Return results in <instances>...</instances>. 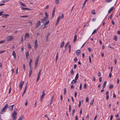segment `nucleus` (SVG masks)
<instances>
[{
	"mask_svg": "<svg viewBox=\"0 0 120 120\" xmlns=\"http://www.w3.org/2000/svg\"><path fill=\"white\" fill-rule=\"evenodd\" d=\"M45 14L46 17L43 18V19L41 20V23H44L45 22V21H46L48 19V15L47 13L45 12Z\"/></svg>",
	"mask_w": 120,
	"mask_h": 120,
	"instance_id": "obj_1",
	"label": "nucleus"
},
{
	"mask_svg": "<svg viewBox=\"0 0 120 120\" xmlns=\"http://www.w3.org/2000/svg\"><path fill=\"white\" fill-rule=\"evenodd\" d=\"M17 113L15 111H14L11 115L12 120H15L17 118Z\"/></svg>",
	"mask_w": 120,
	"mask_h": 120,
	"instance_id": "obj_2",
	"label": "nucleus"
},
{
	"mask_svg": "<svg viewBox=\"0 0 120 120\" xmlns=\"http://www.w3.org/2000/svg\"><path fill=\"white\" fill-rule=\"evenodd\" d=\"M64 17V15L63 13L62 14L61 17V16H59L57 18V20L56 23V25L58 24V23L59 21L60 20V19L61 18L62 19Z\"/></svg>",
	"mask_w": 120,
	"mask_h": 120,
	"instance_id": "obj_3",
	"label": "nucleus"
},
{
	"mask_svg": "<svg viewBox=\"0 0 120 120\" xmlns=\"http://www.w3.org/2000/svg\"><path fill=\"white\" fill-rule=\"evenodd\" d=\"M14 39V37L12 36H10L7 37V41H9L12 39Z\"/></svg>",
	"mask_w": 120,
	"mask_h": 120,
	"instance_id": "obj_4",
	"label": "nucleus"
},
{
	"mask_svg": "<svg viewBox=\"0 0 120 120\" xmlns=\"http://www.w3.org/2000/svg\"><path fill=\"white\" fill-rule=\"evenodd\" d=\"M37 42V39H36L35 40L34 42V47L35 49H37V48L38 46Z\"/></svg>",
	"mask_w": 120,
	"mask_h": 120,
	"instance_id": "obj_5",
	"label": "nucleus"
},
{
	"mask_svg": "<svg viewBox=\"0 0 120 120\" xmlns=\"http://www.w3.org/2000/svg\"><path fill=\"white\" fill-rule=\"evenodd\" d=\"M41 22L40 21H38L36 23V26L35 28L38 27L40 25Z\"/></svg>",
	"mask_w": 120,
	"mask_h": 120,
	"instance_id": "obj_6",
	"label": "nucleus"
},
{
	"mask_svg": "<svg viewBox=\"0 0 120 120\" xmlns=\"http://www.w3.org/2000/svg\"><path fill=\"white\" fill-rule=\"evenodd\" d=\"M39 56L37 58L36 60L35 61V65H36V66L37 64H38L39 61Z\"/></svg>",
	"mask_w": 120,
	"mask_h": 120,
	"instance_id": "obj_7",
	"label": "nucleus"
},
{
	"mask_svg": "<svg viewBox=\"0 0 120 120\" xmlns=\"http://www.w3.org/2000/svg\"><path fill=\"white\" fill-rule=\"evenodd\" d=\"M24 83L23 81H22L20 83V85H19V87L20 88V89H21L22 87V85Z\"/></svg>",
	"mask_w": 120,
	"mask_h": 120,
	"instance_id": "obj_8",
	"label": "nucleus"
},
{
	"mask_svg": "<svg viewBox=\"0 0 120 120\" xmlns=\"http://www.w3.org/2000/svg\"><path fill=\"white\" fill-rule=\"evenodd\" d=\"M76 52L78 56L79 55V53H81V51L80 50H78L76 51Z\"/></svg>",
	"mask_w": 120,
	"mask_h": 120,
	"instance_id": "obj_9",
	"label": "nucleus"
},
{
	"mask_svg": "<svg viewBox=\"0 0 120 120\" xmlns=\"http://www.w3.org/2000/svg\"><path fill=\"white\" fill-rule=\"evenodd\" d=\"M33 60L32 59H30V61H29V65L30 68H31V63H32Z\"/></svg>",
	"mask_w": 120,
	"mask_h": 120,
	"instance_id": "obj_10",
	"label": "nucleus"
},
{
	"mask_svg": "<svg viewBox=\"0 0 120 120\" xmlns=\"http://www.w3.org/2000/svg\"><path fill=\"white\" fill-rule=\"evenodd\" d=\"M21 9L22 10H31L30 9H29L28 8H24L23 7H21Z\"/></svg>",
	"mask_w": 120,
	"mask_h": 120,
	"instance_id": "obj_11",
	"label": "nucleus"
},
{
	"mask_svg": "<svg viewBox=\"0 0 120 120\" xmlns=\"http://www.w3.org/2000/svg\"><path fill=\"white\" fill-rule=\"evenodd\" d=\"M114 7H112L108 11V13L109 14L110 13L111 11L113 10Z\"/></svg>",
	"mask_w": 120,
	"mask_h": 120,
	"instance_id": "obj_12",
	"label": "nucleus"
},
{
	"mask_svg": "<svg viewBox=\"0 0 120 120\" xmlns=\"http://www.w3.org/2000/svg\"><path fill=\"white\" fill-rule=\"evenodd\" d=\"M32 70L31 69V68H30V72H29V77H30V76L32 74Z\"/></svg>",
	"mask_w": 120,
	"mask_h": 120,
	"instance_id": "obj_13",
	"label": "nucleus"
},
{
	"mask_svg": "<svg viewBox=\"0 0 120 120\" xmlns=\"http://www.w3.org/2000/svg\"><path fill=\"white\" fill-rule=\"evenodd\" d=\"M9 15L8 14H4L2 15V17L4 18H6L7 17V16H9Z\"/></svg>",
	"mask_w": 120,
	"mask_h": 120,
	"instance_id": "obj_14",
	"label": "nucleus"
},
{
	"mask_svg": "<svg viewBox=\"0 0 120 120\" xmlns=\"http://www.w3.org/2000/svg\"><path fill=\"white\" fill-rule=\"evenodd\" d=\"M12 55L13 56H14V58L15 59L16 57V55L15 54V52H14V51H13V52Z\"/></svg>",
	"mask_w": 120,
	"mask_h": 120,
	"instance_id": "obj_15",
	"label": "nucleus"
},
{
	"mask_svg": "<svg viewBox=\"0 0 120 120\" xmlns=\"http://www.w3.org/2000/svg\"><path fill=\"white\" fill-rule=\"evenodd\" d=\"M14 106V105H13L11 106H9V108L10 109V110L12 111L13 110Z\"/></svg>",
	"mask_w": 120,
	"mask_h": 120,
	"instance_id": "obj_16",
	"label": "nucleus"
},
{
	"mask_svg": "<svg viewBox=\"0 0 120 120\" xmlns=\"http://www.w3.org/2000/svg\"><path fill=\"white\" fill-rule=\"evenodd\" d=\"M41 69H40L39 70V72L38 74V77H40V76L41 75Z\"/></svg>",
	"mask_w": 120,
	"mask_h": 120,
	"instance_id": "obj_17",
	"label": "nucleus"
},
{
	"mask_svg": "<svg viewBox=\"0 0 120 120\" xmlns=\"http://www.w3.org/2000/svg\"><path fill=\"white\" fill-rule=\"evenodd\" d=\"M49 20L47 21V20L46 21H45V22L43 23H45L44 25H47L49 23Z\"/></svg>",
	"mask_w": 120,
	"mask_h": 120,
	"instance_id": "obj_18",
	"label": "nucleus"
},
{
	"mask_svg": "<svg viewBox=\"0 0 120 120\" xmlns=\"http://www.w3.org/2000/svg\"><path fill=\"white\" fill-rule=\"evenodd\" d=\"M79 77V74L78 73H77L76 74V76L75 77V80H77Z\"/></svg>",
	"mask_w": 120,
	"mask_h": 120,
	"instance_id": "obj_19",
	"label": "nucleus"
},
{
	"mask_svg": "<svg viewBox=\"0 0 120 120\" xmlns=\"http://www.w3.org/2000/svg\"><path fill=\"white\" fill-rule=\"evenodd\" d=\"M25 55L26 58H27L29 56V53L28 51H27L26 52Z\"/></svg>",
	"mask_w": 120,
	"mask_h": 120,
	"instance_id": "obj_20",
	"label": "nucleus"
},
{
	"mask_svg": "<svg viewBox=\"0 0 120 120\" xmlns=\"http://www.w3.org/2000/svg\"><path fill=\"white\" fill-rule=\"evenodd\" d=\"M77 35L75 34V35L74 37V40L73 41V42H74L77 39Z\"/></svg>",
	"mask_w": 120,
	"mask_h": 120,
	"instance_id": "obj_21",
	"label": "nucleus"
},
{
	"mask_svg": "<svg viewBox=\"0 0 120 120\" xmlns=\"http://www.w3.org/2000/svg\"><path fill=\"white\" fill-rule=\"evenodd\" d=\"M30 36L29 34H27V33H26L25 34V38L26 37L27 38L29 37Z\"/></svg>",
	"mask_w": 120,
	"mask_h": 120,
	"instance_id": "obj_22",
	"label": "nucleus"
},
{
	"mask_svg": "<svg viewBox=\"0 0 120 120\" xmlns=\"http://www.w3.org/2000/svg\"><path fill=\"white\" fill-rule=\"evenodd\" d=\"M64 41L61 44V45L60 46V47L61 48H62L63 47V46L64 45Z\"/></svg>",
	"mask_w": 120,
	"mask_h": 120,
	"instance_id": "obj_23",
	"label": "nucleus"
},
{
	"mask_svg": "<svg viewBox=\"0 0 120 120\" xmlns=\"http://www.w3.org/2000/svg\"><path fill=\"white\" fill-rule=\"evenodd\" d=\"M50 34L49 33V34H48L47 35V36L46 37V40L47 41L48 40V38H49V36H50Z\"/></svg>",
	"mask_w": 120,
	"mask_h": 120,
	"instance_id": "obj_24",
	"label": "nucleus"
},
{
	"mask_svg": "<svg viewBox=\"0 0 120 120\" xmlns=\"http://www.w3.org/2000/svg\"><path fill=\"white\" fill-rule=\"evenodd\" d=\"M76 80H73L71 82V83L72 84H75L76 82Z\"/></svg>",
	"mask_w": 120,
	"mask_h": 120,
	"instance_id": "obj_25",
	"label": "nucleus"
},
{
	"mask_svg": "<svg viewBox=\"0 0 120 120\" xmlns=\"http://www.w3.org/2000/svg\"><path fill=\"white\" fill-rule=\"evenodd\" d=\"M20 3L21 4V5L22 6H23L24 7H26V5L24 4V3H22L20 2Z\"/></svg>",
	"mask_w": 120,
	"mask_h": 120,
	"instance_id": "obj_26",
	"label": "nucleus"
},
{
	"mask_svg": "<svg viewBox=\"0 0 120 120\" xmlns=\"http://www.w3.org/2000/svg\"><path fill=\"white\" fill-rule=\"evenodd\" d=\"M44 94H42V95L41 96V101L42 100H43V98H44Z\"/></svg>",
	"mask_w": 120,
	"mask_h": 120,
	"instance_id": "obj_27",
	"label": "nucleus"
},
{
	"mask_svg": "<svg viewBox=\"0 0 120 120\" xmlns=\"http://www.w3.org/2000/svg\"><path fill=\"white\" fill-rule=\"evenodd\" d=\"M23 116H21L19 118L18 120H23Z\"/></svg>",
	"mask_w": 120,
	"mask_h": 120,
	"instance_id": "obj_28",
	"label": "nucleus"
},
{
	"mask_svg": "<svg viewBox=\"0 0 120 120\" xmlns=\"http://www.w3.org/2000/svg\"><path fill=\"white\" fill-rule=\"evenodd\" d=\"M58 52L57 53V55H56V61L58 60Z\"/></svg>",
	"mask_w": 120,
	"mask_h": 120,
	"instance_id": "obj_29",
	"label": "nucleus"
},
{
	"mask_svg": "<svg viewBox=\"0 0 120 120\" xmlns=\"http://www.w3.org/2000/svg\"><path fill=\"white\" fill-rule=\"evenodd\" d=\"M92 14L94 15H95L96 14L94 10H93L91 12Z\"/></svg>",
	"mask_w": 120,
	"mask_h": 120,
	"instance_id": "obj_30",
	"label": "nucleus"
},
{
	"mask_svg": "<svg viewBox=\"0 0 120 120\" xmlns=\"http://www.w3.org/2000/svg\"><path fill=\"white\" fill-rule=\"evenodd\" d=\"M6 109H5V108L4 107L2 109V111L1 112V113L2 114V112L3 111H5V110H6Z\"/></svg>",
	"mask_w": 120,
	"mask_h": 120,
	"instance_id": "obj_31",
	"label": "nucleus"
},
{
	"mask_svg": "<svg viewBox=\"0 0 120 120\" xmlns=\"http://www.w3.org/2000/svg\"><path fill=\"white\" fill-rule=\"evenodd\" d=\"M117 37L116 35H114V39L116 41L117 40Z\"/></svg>",
	"mask_w": 120,
	"mask_h": 120,
	"instance_id": "obj_32",
	"label": "nucleus"
},
{
	"mask_svg": "<svg viewBox=\"0 0 120 120\" xmlns=\"http://www.w3.org/2000/svg\"><path fill=\"white\" fill-rule=\"evenodd\" d=\"M28 48L29 49H31V47L29 43L27 45Z\"/></svg>",
	"mask_w": 120,
	"mask_h": 120,
	"instance_id": "obj_33",
	"label": "nucleus"
},
{
	"mask_svg": "<svg viewBox=\"0 0 120 120\" xmlns=\"http://www.w3.org/2000/svg\"><path fill=\"white\" fill-rule=\"evenodd\" d=\"M71 74L72 75H73L74 73V72L73 71V69H72L71 71Z\"/></svg>",
	"mask_w": 120,
	"mask_h": 120,
	"instance_id": "obj_34",
	"label": "nucleus"
},
{
	"mask_svg": "<svg viewBox=\"0 0 120 120\" xmlns=\"http://www.w3.org/2000/svg\"><path fill=\"white\" fill-rule=\"evenodd\" d=\"M55 3L57 4L59 3V0H55Z\"/></svg>",
	"mask_w": 120,
	"mask_h": 120,
	"instance_id": "obj_35",
	"label": "nucleus"
},
{
	"mask_svg": "<svg viewBox=\"0 0 120 120\" xmlns=\"http://www.w3.org/2000/svg\"><path fill=\"white\" fill-rule=\"evenodd\" d=\"M8 104H6L4 106V108L5 109H6L8 107Z\"/></svg>",
	"mask_w": 120,
	"mask_h": 120,
	"instance_id": "obj_36",
	"label": "nucleus"
},
{
	"mask_svg": "<svg viewBox=\"0 0 120 120\" xmlns=\"http://www.w3.org/2000/svg\"><path fill=\"white\" fill-rule=\"evenodd\" d=\"M28 17V16L27 15H24V16H20V17H23V18H26Z\"/></svg>",
	"mask_w": 120,
	"mask_h": 120,
	"instance_id": "obj_37",
	"label": "nucleus"
},
{
	"mask_svg": "<svg viewBox=\"0 0 120 120\" xmlns=\"http://www.w3.org/2000/svg\"><path fill=\"white\" fill-rule=\"evenodd\" d=\"M113 87V85H112L111 84L109 87V89H112Z\"/></svg>",
	"mask_w": 120,
	"mask_h": 120,
	"instance_id": "obj_38",
	"label": "nucleus"
},
{
	"mask_svg": "<svg viewBox=\"0 0 120 120\" xmlns=\"http://www.w3.org/2000/svg\"><path fill=\"white\" fill-rule=\"evenodd\" d=\"M69 112H70L71 109V106L70 105L69 106Z\"/></svg>",
	"mask_w": 120,
	"mask_h": 120,
	"instance_id": "obj_39",
	"label": "nucleus"
},
{
	"mask_svg": "<svg viewBox=\"0 0 120 120\" xmlns=\"http://www.w3.org/2000/svg\"><path fill=\"white\" fill-rule=\"evenodd\" d=\"M98 28H97L96 30L95 29L94 30V31L93 32V33H92V34H94L95 33H96V30H98Z\"/></svg>",
	"mask_w": 120,
	"mask_h": 120,
	"instance_id": "obj_40",
	"label": "nucleus"
},
{
	"mask_svg": "<svg viewBox=\"0 0 120 120\" xmlns=\"http://www.w3.org/2000/svg\"><path fill=\"white\" fill-rule=\"evenodd\" d=\"M112 0H106L105 1L107 3L110 2Z\"/></svg>",
	"mask_w": 120,
	"mask_h": 120,
	"instance_id": "obj_41",
	"label": "nucleus"
},
{
	"mask_svg": "<svg viewBox=\"0 0 120 120\" xmlns=\"http://www.w3.org/2000/svg\"><path fill=\"white\" fill-rule=\"evenodd\" d=\"M94 99L92 100L91 102H90V105H92L93 104V103H94Z\"/></svg>",
	"mask_w": 120,
	"mask_h": 120,
	"instance_id": "obj_42",
	"label": "nucleus"
},
{
	"mask_svg": "<svg viewBox=\"0 0 120 120\" xmlns=\"http://www.w3.org/2000/svg\"><path fill=\"white\" fill-rule=\"evenodd\" d=\"M26 90H24V91H23V92L22 93V96H23L24 95V94L26 92Z\"/></svg>",
	"mask_w": 120,
	"mask_h": 120,
	"instance_id": "obj_43",
	"label": "nucleus"
},
{
	"mask_svg": "<svg viewBox=\"0 0 120 120\" xmlns=\"http://www.w3.org/2000/svg\"><path fill=\"white\" fill-rule=\"evenodd\" d=\"M89 61L90 63H91V58L90 56H89Z\"/></svg>",
	"mask_w": 120,
	"mask_h": 120,
	"instance_id": "obj_44",
	"label": "nucleus"
},
{
	"mask_svg": "<svg viewBox=\"0 0 120 120\" xmlns=\"http://www.w3.org/2000/svg\"><path fill=\"white\" fill-rule=\"evenodd\" d=\"M106 83L107 81H105L104 82L103 85L106 86Z\"/></svg>",
	"mask_w": 120,
	"mask_h": 120,
	"instance_id": "obj_45",
	"label": "nucleus"
},
{
	"mask_svg": "<svg viewBox=\"0 0 120 120\" xmlns=\"http://www.w3.org/2000/svg\"><path fill=\"white\" fill-rule=\"evenodd\" d=\"M89 115H88L86 117V120H89Z\"/></svg>",
	"mask_w": 120,
	"mask_h": 120,
	"instance_id": "obj_46",
	"label": "nucleus"
},
{
	"mask_svg": "<svg viewBox=\"0 0 120 120\" xmlns=\"http://www.w3.org/2000/svg\"><path fill=\"white\" fill-rule=\"evenodd\" d=\"M69 41H68L66 44L65 46V48H66L67 46H68V44L69 43Z\"/></svg>",
	"mask_w": 120,
	"mask_h": 120,
	"instance_id": "obj_47",
	"label": "nucleus"
},
{
	"mask_svg": "<svg viewBox=\"0 0 120 120\" xmlns=\"http://www.w3.org/2000/svg\"><path fill=\"white\" fill-rule=\"evenodd\" d=\"M82 83H81L80 84V87H79V89H80V90H81L82 89Z\"/></svg>",
	"mask_w": 120,
	"mask_h": 120,
	"instance_id": "obj_48",
	"label": "nucleus"
},
{
	"mask_svg": "<svg viewBox=\"0 0 120 120\" xmlns=\"http://www.w3.org/2000/svg\"><path fill=\"white\" fill-rule=\"evenodd\" d=\"M5 40H3L0 41V44L5 42Z\"/></svg>",
	"mask_w": 120,
	"mask_h": 120,
	"instance_id": "obj_49",
	"label": "nucleus"
},
{
	"mask_svg": "<svg viewBox=\"0 0 120 120\" xmlns=\"http://www.w3.org/2000/svg\"><path fill=\"white\" fill-rule=\"evenodd\" d=\"M9 0H3L2 1V2L3 3H5L6 2H8Z\"/></svg>",
	"mask_w": 120,
	"mask_h": 120,
	"instance_id": "obj_50",
	"label": "nucleus"
},
{
	"mask_svg": "<svg viewBox=\"0 0 120 120\" xmlns=\"http://www.w3.org/2000/svg\"><path fill=\"white\" fill-rule=\"evenodd\" d=\"M99 81L100 82H101L102 81V78L101 77H100L99 78Z\"/></svg>",
	"mask_w": 120,
	"mask_h": 120,
	"instance_id": "obj_51",
	"label": "nucleus"
},
{
	"mask_svg": "<svg viewBox=\"0 0 120 120\" xmlns=\"http://www.w3.org/2000/svg\"><path fill=\"white\" fill-rule=\"evenodd\" d=\"M4 12L3 11H2L0 12V16L3 15Z\"/></svg>",
	"mask_w": 120,
	"mask_h": 120,
	"instance_id": "obj_52",
	"label": "nucleus"
},
{
	"mask_svg": "<svg viewBox=\"0 0 120 120\" xmlns=\"http://www.w3.org/2000/svg\"><path fill=\"white\" fill-rule=\"evenodd\" d=\"M98 75L99 76H100L101 75V74L100 71H98Z\"/></svg>",
	"mask_w": 120,
	"mask_h": 120,
	"instance_id": "obj_53",
	"label": "nucleus"
},
{
	"mask_svg": "<svg viewBox=\"0 0 120 120\" xmlns=\"http://www.w3.org/2000/svg\"><path fill=\"white\" fill-rule=\"evenodd\" d=\"M75 112V110L74 109L72 111V115H73V114L74 113V112Z\"/></svg>",
	"mask_w": 120,
	"mask_h": 120,
	"instance_id": "obj_54",
	"label": "nucleus"
},
{
	"mask_svg": "<svg viewBox=\"0 0 120 120\" xmlns=\"http://www.w3.org/2000/svg\"><path fill=\"white\" fill-rule=\"evenodd\" d=\"M64 94L65 95L66 94V90L65 88H64Z\"/></svg>",
	"mask_w": 120,
	"mask_h": 120,
	"instance_id": "obj_55",
	"label": "nucleus"
},
{
	"mask_svg": "<svg viewBox=\"0 0 120 120\" xmlns=\"http://www.w3.org/2000/svg\"><path fill=\"white\" fill-rule=\"evenodd\" d=\"M88 100H89V98L88 97H87L86 98V102H87L88 101Z\"/></svg>",
	"mask_w": 120,
	"mask_h": 120,
	"instance_id": "obj_56",
	"label": "nucleus"
},
{
	"mask_svg": "<svg viewBox=\"0 0 120 120\" xmlns=\"http://www.w3.org/2000/svg\"><path fill=\"white\" fill-rule=\"evenodd\" d=\"M55 7L54 8L53 10V11L52 12L53 13H55Z\"/></svg>",
	"mask_w": 120,
	"mask_h": 120,
	"instance_id": "obj_57",
	"label": "nucleus"
},
{
	"mask_svg": "<svg viewBox=\"0 0 120 120\" xmlns=\"http://www.w3.org/2000/svg\"><path fill=\"white\" fill-rule=\"evenodd\" d=\"M88 50L89 52H91L92 51V49L90 48H88Z\"/></svg>",
	"mask_w": 120,
	"mask_h": 120,
	"instance_id": "obj_58",
	"label": "nucleus"
},
{
	"mask_svg": "<svg viewBox=\"0 0 120 120\" xmlns=\"http://www.w3.org/2000/svg\"><path fill=\"white\" fill-rule=\"evenodd\" d=\"M49 5H47L45 6V9H48L49 8Z\"/></svg>",
	"mask_w": 120,
	"mask_h": 120,
	"instance_id": "obj_59",
	"label": "nucleus"
},
{
	"mask_svg": "<svg viewBox=\"0 0 120 120\" xmlns=\"http://www.w3.org/2000/svg\"><path fill=\"white\" fill-rule=\"evenodd\" d=\"M111 22L113 25H114L115 23L113 20H112Z\"/></svg>",
	"mask_w": 120,
	"mask_h": 120,
	"instance_id": "obj_60",
	"label": "nucleus"
},
{
	"mask_svg": "<svg viewBox=\"0 0 120 120\" xmlns=\"http://www.w3.org/2000/svg\"><path fill=\"white\" fill-rule=\"evenodd\" d=\"M78 60V59L76 57H75L74 59V60L75 62H76Z\"/></svg>",
	"mask_w": 120,
	"mask_h": 120,
	"instance_id": "obj_61",
	"label": "nucleus"
},
{
	"mask_svg": "<svg viewBox=\"0 0 120 120\" xmlns=\"http://www.w3.org/2000/svg\"><path fill=\"white\" fill-rule=\"evenodd\" d=\"M23 38H22V36L21 37V42L22 43L23 42Z\"/></svg>",
	"mask_w": 120,
	"mask_h": 120,
	"instance_id": "obj_62",
	"label": "nucleus"
},
{
	"mask_svg": "<svg viewBox=\"0 0 120 120\" xmlns=\"http://www.w3.org/2000/svg\"><path fill=\"white\" fill-rule=\"evenodd\" d=\"M85 3H84L83 4V5L82 6V8H84V7H85V6H84L85 5Z\"/></svg>",
	"mask_w": 120,
	"mask_h": 120,
	"instance_id": "obj_63",
	"label": "nucleus"
},
{
	"mask_svg": "<svg viewBox=\"0 0 120 120\" xmlns=\"http://www.w3.org/2000/svg\"><path fill=\"white\" fill-rule=\"evenodd\" d=\"M86 84H85L84 86V89H86Z\"/></svg>",
	"mask_w": 120,
	"mask_h": 120,
	"instance_id": "obj_64",
	"label": "nucleus"
}]
</instances>
